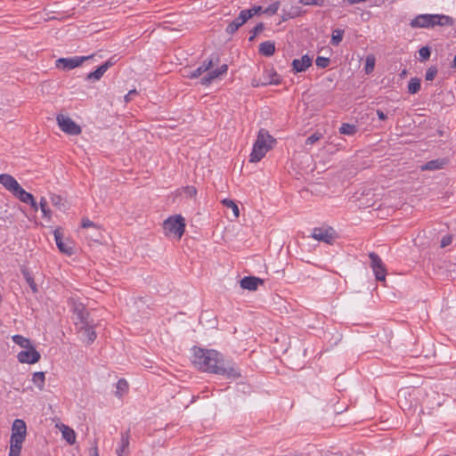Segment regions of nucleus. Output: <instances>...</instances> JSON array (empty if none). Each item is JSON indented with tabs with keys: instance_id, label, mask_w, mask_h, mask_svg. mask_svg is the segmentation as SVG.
I'll return each mask as SVG.
<instances>
[{
	"instance_id": "f257e3e1",
	"label": "nucleus",
	"mask_w": 456,
	"mask_h": 456,
	"mask_svg": "<svg viewBox=\"0 0 456 456\" xmlns=\"http://www.w3.org/2000/svg\"><path fill=\"white\" fill-rule=\"evenodd\" d=\"M192 362L203 371L224 375L229 379H237L240 376L234 364L225 363L222 355L216 350L195 347Z\"/></svg>"
},
{
	"instance_id": "f03ea898",
	"label": "nucleus",
	"mask_w": 456,
	"mask_h": 456,
	"mask_svg": "<svg viewBox=\"0 0 456 456\" xmlns=\"http://www.w3.org/2000/svg\"><path fill=\"white\" fill-rule=\"evenodd\" d=\"M275 139L264 128L260 129L256 140L253 145L252 152L249 156V161L256 163L260 161L265 154L273 149Z\"/></svg>"
},
{
	"instance_id": "7ed1b4c3",
	"label": "nucleus",
	"mask_w": 456,
	"mask_h": 456,
	"mask_svg": "<svg viewBox=\"0 0 456 456\" xmlns=\"http://www.w3.org/2000/svg\"><path fill=\"white\" fill-rule=\"evenodd\" d=\"M452 18L443 14H419L410 23L411 27L416 28H434L435 26H452Z\"/></svg>"
},
{
	"instance_id": "20e7f679",
	"label": "nucleus",
	"mask_w": 456,
	"mask_h": 456,
	"mask_svg": "<svg viewBox=\"0 0 456 456\" xmlns=\"http://www.w3.org/2000/svg\"><path fill=\"white\" fill-rule=\"evenodd\" d=\"M163 229L166 235H175L181 239L185 231V220L181 215L168 217L163 223Z\"/></svg>"
},
{
	"instance_id": "39448f33",
	"label": "nucleus",
	"mask_w": 456,
	"mask_h": 456,
	"mask_svg": "<svg viewBox=\"0 0 456 456\" xmlns=\"http://www.w3.org/2000/svg\"><path fill=\"white\" fill-rule=\"evenodd\" d=\"M27 435V426L23 419H16L12 426L10 447L21 449Z\"/></svg>"
},
{
	"instance_id": "423d86ee",
	"label": "nucleus",
	"mask_w": 456,
	"mask_h": 456,
	"mask_svg": "<svg viewBox=\"0 0 456 456\" xmlns=\"http://www.w3.org/2000/svg\"><path fill=\"white\" fill-rule=\"evenodd\" d=\"M56 121L61 130L70 135H78L81 134V127L69 117L63 114H58Z\"/></svg>"
},
{
	"instance_id": "0eeeda50",
	"label": "nucleus",
	"mask_w": 456,
	"mask_h": 456,
	"mask_svg": "<svg viewBox=\"0 0 456 456\" xmlns=\"http://www.w3.org/2000/svg\"><path fill=\"white\" fill-rule=\"evenodd\" d=\"M369 257L370 259V267L373 270L376 279L380 281H385L387 270L381 258L374 252H370Z\"/></svg>"
},
{
	"instance_id": "6e6552de",
	"label": "nucleus",
	"mask_w": 456,
	"mask_h": 456,
	"mask_svg": "<svg viewBox=\"0 0 456 456\" xmlns=\"http://www.w3.org/2000/svg\"><path fill=\"white\" fill-rule=\"evenodd\" d=\"M54 240L59 250L68 256H71L74 252L73 242L69 239H64L59 228L54 230Z\"/></svg>"
},
{
	"instance_id": "1a4fd4ad",
	"label": "nucleus",
	"mask_w": 456,
	"mask_h": 456,
	"mask_svg": "<svg viewBox=\"0 0 456 456\" xmlns=\"http://www.w3.org/2000/svg\"><path fill=\"white\" fill-rule=\"evenodd\" d=\"M92 56H82L73 58H60L56 61V67L62 69H72L80 66L85 61H87Z\"/></svg>"
},
{
	"instance_id": "9d476101",
	"label": "nucleus",
	"mask_w": 456,
	"mask_h": 456,
	"mask_svg": "<svg viewBox=\"0 0 456 456\" xmlns=\"http://www.w3.org/2000/svg\"><path fill=\"white\" fill-rule=\"evenodd\" d=\"M219 62V57L218 56H212L208 60H205L200 66H199L196 69L193 71H191L189 74L184 75L185 77L189 78H197L200 76H201L203 73L207 71H210V69L213 68L215 64H217Z\"/></svg>"
},
{
	"instance_id": "9b49d317",
	"label": "nucleus",
	"mask_w": 456,
	"mask_h": 456,
	"mask_svg": "<svg viewBox=\"0 0 456 456\" xmlns=\"http://www.w3.org/2000/svg\"><path fill=\"white\" fill-rule=\"evenodd\" d=\"M17 358L21 363L33 364L40 360V354L35 349L34 346L20 351Z\"/></svg>"
},
{
	"instance_id": "f8f14e48",
	"label": "nucleus",
	"mask_w": 456,
	"mask_h": 456,
	"mask_svg": "<svg viewBox=\"0 0 456 456\" xmlns=\"http://www.w3.org/2000/svg\"><path fill=\"white\" fill-rule=\"evenodd\" d=\"M74 313L76 315L75 325L77 330L80 329L81 327H86V325L91 323V322L88 320L89 314L85 310L83 305H77L74 309Z\"/></svg>"
},
{
	"instance_id": "ddd939ff",
	"label": "nucleus",
	"mask_w": 456,
	"mask_h": 456,
	"mask_svg": "<svg viewBox=\"0 0 456 456\" xmlns=\"http://www.w3.org/2000/svg\"><path fill=\"white\" fill-rule=\"evenodd\" d=\"M240 287L249 291H255L259 285L264 284V280L255 276H246L240 281Z\"/></svg>"
},
{
	"instance_id": "4468645a",
	"label": "nucleus",
	"mask_w": 456,
	"mask_h": 456,
	"mask_svg": "<svg viewBox=\"0 0 456 456\" xmlns=\"http://www.w3.org/2000/svg\"><path fill=\"white\" fill-rule=\"evenodd\" d=\"M228 66L226 64L221 65L216 69H210V71L201 78L200 83L204 86H208L214 79L219 77L224 74H226Z\"/></svg>"
},
{
	"instance_id": "2eb2a0df",
	"label": "nucleus",
	"mask_w": 456,
	"mask_h": 456,
	"mask_svg": "<svg viewBox=\"0 0 456 456\" xmlns=\"http://www.w3.org/2000/svg\"><path fill=\"white\" fill-rule=\"evenodd\" d=\"M334 231L332 228L323 229V228H315L313 232V238L323 241L326 243H330L333 240Z\"/></svg>"
},
{
	"instance_id": "dca6fc26",
	"label": "nucleus",
	"mask_w": 456,
	"mask_h": 456,
	"mask_svg": "<svg viewBox=\"0 0 456 456\" xmlns=\"http://www.w3.org/2000/svg\"><path fill=\"white\" fill-rule=\"evenodd\" d=\"M313 59L305 54L299 59H295L292 61V68L295 72L305 71L312 65Z\"/></svg>"
},
{
	"instance_id": "f3484780",
	"label": "nucleus",
	"mask_w": 456,
	"mask_h": 456,
	"mask_svg": "<svg viewBox=\"0 0 456 456\" xmlns=\"http://www.w3.org/2000/svg\"><path fill=\"white\" fill-rule=\"evenodd\" d=\"M281 83L280 76L273 69L266 70L264 80L260 83L253 80V86H266V85H278Z\"/></svg>"
},
{
	"instance_id": "a211bd4d",
	"label": "nucleus",
	"mask_w": 456,
	"mask_h": 456,
	"mask_svg": "<svg viewBox=\"0 0 456 456\" xmlns=\"http://www.w3.org/2000/svg\"><path fill=\"white\" fill-rule=\"evenodd\" d=\"M0 183L8 191L14 193L18 189H20L19 183L8 174L0 175Z\"/></svg>"
},
{
	"instance_id": "6ab92c4d",
	"label": "nucleus",
	"mask_w": 456,
	"mask_h": 456,
	"mask_svg": "<svg viewBox=\"0 0 456 456\" xmlns=\"http://www.w3.org/2000/svg\"><path fill=\"white\" fill-rule=\"evenodd\" d=\"M77 331L81 335L83 340L86 341L87 344L93 343L96 338V332L94 330L92 323L86 325V327H81Z\"/></svg>"
},
{
	"instance_id": "aec40b11",
	"label": "nucleus",
	"mask_w": 456,
	"mask_h": 456,
	"mask_svg": "<svg viewBox=\"0 0 456 456\" xmlns=\"http://www.w3.org/2000/svg\"><path fill=\"white\" fill-rule=\"evenodd\" d=\"M129 431L121 434L120 444L116 449V453L118 456H127L128 455V446H129Z\"/></svg>"
},
{
	"instance_id": "412c9836",
	"label": "nucleus",
	"mask_w": 456,
	"mask_h": 456,
	"mask_svg": "<svg viewBox=\"0 0 456 456\" xmlns=\"http://www.w3.org/2000/svg\"><path fill=\"white\" fill-rule=\"evenodd\" d=\"M275 52L274 43L272 41H265L259 45V53L264 56H272Z\"/></svg>"
},
{
	"instance_id": "4be33fe9",
	"label": "nucleus",
	"mask_w": 456,
	"mask_h": 456,
	"mask_svg": "<svg viewBox=\"0 0 456 456\" xmlns=\"http://www.w3.org/2000/svg\"><path fill=\"white\" fill-rule=\"evenodd\" d=\"M446 163L447 161L445 159L430 160L421 166V170H438L443 168Z\"/></svg>"
},
{
	"instance_id": "5701e85b",
	"label": "nucleus",
	"mask_w": 456,
	"mask_h": 456,
	"mask_svg": "<svg viewBox=\"0 0 456 456\" xmlns=\"http://www.w3.org/2000/svg\"><path fill=\"white\" fill-rule=\"evenodd\" d=\"M61 434L63 438L69 444H73L76 442L75 431L68 426L62 425Z\"/></svg>"
},
{
	"instance_id": "b1692460",
	"label": "nucleus",
	"mask_w": 456,
	"mask_h": 456,
	"mask_svg": "<svg viewBox=\"0 0 456 456\" xmlns=\"http://www.w3.org/2000/svg\"><path fill=\"white\" fill-rule=\"evenodd\" d=\"M45 375L43 371H37L33 374L32 382L37 386L39 390L45 387Z\"/></svg>"
},
{
	"instance_id": "393cba45",
	"label": "nucleus",
	"mask_w": 456,
	"mask_h": 456,
	"mask_svg": "<svg viewBox=\"0 0 456 456\" xmlns=\"http://www.w3.org/2000/svg\"><path fill=\"white\" fill-rule=\"evenodd\" d=\"M12 341L22 347L24 350L33 346L30 340L21 335H14L12 337Z\"/></svg>"
},
{
	"instance_id": "a878e982",
	"label": "nucleus",
	"mask_w": 456,
	"mask_h": 456,
	"mask_svg": "<svg viewBox=\"0 0 456 456\" xmlns=\"http://www.w3.org/2000/svg\"><path fill=\"white\" fill-rule=\"evenodd\" d=\"M13 194L17 196L19 200L24 203H28L29 201L33 200V195L23 190L21 186H20V189H18Z\"/></svg>"
},
{
	"instance_id": "bb28decb",
	"label": "nucleus",
	"mask_w": 456,
	"mask_h": 456,
	"mask_svg": "<svg viewBox=\"0 0 456 456\" xmlns=\"http://www.w3.org/2000/svg\"><path fill=\"white\" fill-rule=\"evenodd\" d=\"M116 395L121 397L128 390V383L126 379H120L116 385Z\"/></svg>"
},
{
	"instance_id": "cd10ccee",
	"label": "nucleus",
	"mask_w": 456,
	"mask_h": 456,
	"mask_svg": "<svg viewBox=\"0 0 456 456\" xmlns=\"http://www.w3.org/2000/svg\"><path fill=\"white\" fill-rule=\"evenodd\" d=\"M221 203H222L224 207H226V208H231V209L232 210L233 215H234V216H235L236 218H238V217L240 216V209H239V208H238L237 204H236L233 200H230V199H224V200L221 201Z\"/></svg>"
},
{
	"instance_id": "c85d7f7f",
	"label": "nucleus",
	"mask_w": 456,
	"mask_h": 456,
	"mask_svg": "<svg viewBox=\"0 0 456 456\" xmlns=\"http://www.w3.org/2000/svg\"><path fill=\"white\" fill-rule=\"evenodd\" d=\"M376 58L373 54H369L366 57L364 71L366 74H370L375 67Z\"/></svg>"
},
{
	"instance_id": "c756f323",
	"label": "nucleus",
	"mask_w": 456,
	"mask_h": 456,
	"mask_svg": "<svg viewBox=\"0 0 456 456\" xmlns=\"http://www.w3.org/2000/svg\"><path fill=\"white\" fill-rule=\"evenodd\" d=\"M243 24L240 21L238 18L234 19L232 22L228 24L225 28V32L229 35L234 34Z\"/></svg>"
},
{
	"instance_id": "7c9ffc66",
	"label": "nucleus",
	"mask_w": 456,
	"mask_h": 456,
	"mask_svg": "<svg viewBox=\"0 0 456 456\" xmlns=\"http://www.w3.org/2000/svg\"><path fill=\"white\" fill-rule=\"evenodd\" d=\"M106 72V69L102 67V65H101L100 67H98L93 72H90L86 78L88 80H100L102 78V77L104 75V73Z\"/></svg>"
},
{
	"instance_id": "2f4dec72",
	"label": "nucleus",
	"mask_w": 456,
	"mask_h": 456,
	"mask_svg": "<svg viewBox=\"0 0 456 456\" xmlns=\"http://www.w3.org/2000/svg\"><path fill=\"white\" fill-rule=\"evenodd\" d=\"M420 89V79L417 77L411 78L408 84V92L410 94H416Z\"/></svg>"
},
{
	"instance_id": "473e14b6",
	"label": "nucleus",
	"mask_w": 456,
	"mask_h": 456,
	"mask_svg": "<svg viewBox=\"0 0 456 456\" xmlns=\"http://www.w3.org/2000/svg\"><path fill=\"white\" fill-rule=\"evenodd\" d=\"M356 126L348 123H343L339 128L340 134L347 135H353L356 133Z\"/></svg>"
},
{
	"instance_id": "72a5a7b5",
	"label": "nucleus",
	"mask_w": 456,
	"mask_h": 456,
	"mask_svg": "<svg viewBox=\"0 0 456 456\" xmlns=\"http://www.w3.org/2000/svg\"><path fill=\"white\" fill-rule=\"evenodd\" d=\"M180 194H183L186 198L192 199L197 194V189L194 186H185L181 189Z\"/></svg>"
},
{
	"instance_id": "f704fd0d",
	"label": "nucleus",
	"mask_w": 456,
	"mask_h": 456,
	"mask_svg": "<svg viewBox=\"0 0 456 456\" xmlns=\"http://www.w3.org/2000/svg\"><path fill=\"white\" fill-rule=\"evenodd\" d=\"M22 273H23V275H24L28 284L29 285L31 290L33 291V293H37V286L36 282L34 281V279L31 277L30 273H28V271L23 270Z\"/></svg>"
},
{
	"instance_id": "c9c22d12",
	"label": "nucleus",
	"mask_w": 456,
	"mask_h": 456,
	"mask_svg": "<svg viewBox=\"0 0 456 456\" xmlns=\"http://www.w3.org/2000/svg\"><path fill=\"white\" fill-rule=\"evenodd\" d=\"M51 202L53 206L57 207L58 208H61L65 207V200L57 194H52L51 195Z\"/></svg>"
},
{
	"instance_id": "e433bc0d",
	"label": "nucleus",
	"mask_w": 456,
	"mask_h": 456,
	"mask_svg": "<svg viewBox=\"0 0 456 456\" xmlns=\"http://www.w3.org/2000/svg\"><path fill=\"white\" fill-rule=\"evenodd\" d=\"M343 30L341 29H335L332 33V37H331V44L333 45H339V43L342 41V38H343Z\"/></svg>"
},
{
	"instance_id": "4c0bfd02",
	"label": "nucleus",
	"mask_w": 456,
	"mask_h": 456,
	"mask_svg": "<svg viewBox=\"0 0 456 456\" xmlns=\"http://www.w3.org/2000/svg\"><path fill=\"white\" fill-rule=\"evenodd\" d=\"M237 18L244 25L249 19L252 18V13H250L248 9L242 10Z\"/></svg>"
},
{
	"instance_id": "58836bf2",
	"label": "nucleus",
	"mask_w": 456,
	"mask_h": 456,
	"mask_svg": "<svg viewBox=\"0 0 456 456\" xmlns=\"http://www.w3.org/2000/svg\"><path fill=\"white\" fill-rule=\"evenodd\" d=\"M40 208L45 217H51V210L47 208V202L45 198L40 200Z\"/></svg>"
},
{
	"instance_id": "ea45409f",
	"label": "nucleus",
	"mask_w": 456,
	"mask_h": 456,
	"mask_svg": "<svg viewBox=\"0 0 456 456\" xmlns=\"http://www.w3.org/2000/svg\"><path fill=\"white\" fill-rule=\"evenodd\" d=\"M264 24L262 22L256 24L253 29L251 30V36L249 37L248 40L253 41L255 37L261 33L264 30Z\"/></svg>"
},
{
	"instance_id": "a19ab883",
	"label": "nucleus",
	"mask_w": 456,
	"mask_h": 456,
	"mask_svg": "<svg viewBox=\"0 0 456 456\" xmlns=\"http://www.w3.org/2000/svg\"><path fill=\"white\" fill-rule=\"evenodd\" d=\"M437 74V69L436 67L435 66H431L428 69L427 72H426V75H425V79L427 81H432L434 80V78L436 77Z\"/></svg>"
},
{
	"instance_id": "79ce46f5",
	"label": "nucleus",
	"mask_w": 456,
	"mask_h": 456,
	"mask_svg": "<svg viewBox=\"0 0 456 456\" xmlns=\"http://www.w3.org/2000/svg\"><path fill=\"white\" fill-rule=\"evenodd\" d=\"M322 138V134L319 133V132H316V133L313 134L311 136H309L305 140V144L306 145H313L314 143H315L316 142H318Z\"/></svg>"
},
{
	"instance_id": "37998d69",
	"label": "nucleus",
	"mask_w": 456,
	"mask_h": 456,
	"mask_svg": "<svg viewBox=\"0 0 456 456\" xmlns=\"http://www.w3.org/2000/svg\"><path fill=\"white\" fill-rule=\"evenodd\" d=\"M430 49L428 46H423L419 50L420 61H427L430 57Z\"/></svg>"
},
{
	"instance_id": "c03bdc74",
	"label": "nucleus",
	"mask_w": 456,
	"mask_h": 456,
	"mask_svg": "<svg viewBox=\"0 0 456 456\" xmlns=\"http://www.w3.org/2000/svg\"><path fill=\"white\" fill-rule=\"evenodd\" d=\"M315 64L317 67L324 69L329 66L330 59L326 57L318 56L316 58Z\"/></svg>"
},
{
	"instance_id": "a18cd8bd",
	"label": "nucleus",
	"mask_w": 456,
	"mask_h": 456,
	"mask_svg": "<svg viewBox=\"0 0 456 456\" xmlns=\"http://www.w3.org/2000/svg\"><path fill=\"white\" fill-rule=\"evenodd\" d=\"M279 6H280V3L274 2L272 4H270L267 8H265L264 12L267 13L269 15H273L277 12Z\"/></svg>"
},
{
	"instance_id": "49530a36",
	"label": "nucleus",
	"mask_w": 456,
	"mask_h": 456,
	"mask_svg": "<svg viewBox=\"0 0 456 456\" xmlns=\"http://www.w3.org/2000/svg\"><path fill=\"white\" fill-rule=\"evenodd\" d=\"M299 2L305 5H316L322 6L324 0H299Z\"/></svg>"
},
{
	"instance_id": "de8ad7c7",
	"label": "nucleus",
	"mask_w": 456,
	"mask_h": 456,
	"mask_svg": "<svg viewBox=\"0 0 456 456\" xmlns=\"http://www.w3.org/2000/svg\"><path fill=\"white\" fill-rule=\"evenodd\" d=\"M81 226L83 228H89V227L98 228L97 225L94 222H92L91 220H89L86 217L82 219Z\"/></svg>"
},
{
	"instance_id": "09e8293b",
	"label": "nucleus",
	"mask_w": 456,
	"mask_h": 456,
	"mask_svg": "<svg viewBox=\"0 0 456 456\" xmlns=\"http://www.w3.org/2000/svg\"><path fill=\"white\" fill-rule=\"evenodd\" d=\"M250 13H252V17L255 15H258L260 13H265V9L262 6L255 5L252 8L248 9Z\"/></svg>"
},
{
	"instance_id": "8fccbe9b",
	"label": "nucleus",
	"mask_w": 456,
	"mask_h": 456,
	"mask_svg": "<svg viewBox=\"0 0 456 456\" xmlns=\"http://www.w3.org/2000/svg\"><path fill=\"white\" fill-rule=\"evenodd\" d=\"M117 62V60L115 58V56H112L111 58H110L106 62H104L102 64V67L106 69V71L108 70V69H110L111 66H113L115 63Z\"/></svg>"
},
{
	"instance_id": "3c124183",
	"label": "nucleus",
	"mask_w": 456,
	"mask_h": 456,
	"mask_svg": "<svg viewBox=\"0 0 456 456\" xmlns=\"http://www.w3.org/2000/svg\"><path fill=\"white\" fill-rule=\"evenodd\" d=\"M117 62V60L115 58V56H112L111 58H110L106 62H104L102 64V67L106 69V71L108 70V69H110L111 66H113L115 63Z\"/></svg>"
},
{
	"instance_id": "603ef678",
	"label": "nucleus",
	"mask_w": 456,
	"mask_h": 456,
	"mask_svg": "<svg viewBox=\"0 0 456 456\" xmlns=\"http://www.w3.org/2000/svg\"><path fill=\"white\" fill-rule=\"evenodd\" d=\"M452 243V238L450 236H444L441 240V248H445Z\"/></svg>"
},
{
	"instance_id": "864d4df0",
	"label": "nucleus",
	"mask_w": 456,
	"mask_h": 456,
	"mask_svg": "<svg viewBox=\"0 0 456 456\" xmlns=\"http://www.w3.org/2000/svg\"><path fill=\"white\" fill-rule=\"evenodd\" d=\"M137 94L135 89L130 90L128 94L125 96V102H129L134 95Z\"/></svg>"
},
{
	"instance_id": "5fc2aeb1",
	"label": "nucleus",
	"mask_w": 456,
	"mask_h": 456,
	"mask_svg": "<svg viewBox=\"0 0 456 456\" xmlns=\"http://www.w3.org/2000/svg\"><path fill=\"white\" fill-rule=\"evenodd\" d=\"M21 449L10 447L9 456H20Z\"/></svg>"
},
{
	"instance_id": "6e6d98bb",
	"label": "nucleus",
	"mask_w": 456,
	"mask_h": 456,
	"mask_svg": "<svg viewBox=\"0 0 456 456\" xmlns=\"http://www.w3.org/2000/svg\"><path fill=\"white\" fill-rule=\"evenodd\" d=\"M377 115H378L379 118L381 120H385L387 118L386 114L380 110H377Z\"/></svg>"
},
{
	"instance_id": "4d7b16f0",
	"label": "nucleus",
	"mask_w": 456,
	"mask_h": 456,
	"mask_svg": "<svg viewBox=\"0 0 456 456\" xmlns=\"http://www.w3.org/2000/svg\"><path fill=\"white\" fill-rule=\"evenodd\" d=\"M90 456H99L98 449L96 446L93 447L91 449V455Z\"/></svg>"
},
{
	"instance_id": "13d9d810",
	"label": "nucleus",
	"mask_w": 456,
	"mask_h": 456,
	"mask_svg": "<svg viewBox=\"0 0 456 456\" xmlns=\"http://www.w3.org/2000/svg\"><path fill=\"white\" fill-rule=\"evenodd\" d=\"M406 395H407V391L405 389L400 390L399 395H403L404 397H406ZM408 395H411V393L409 392Z\"/></svg>"
},
{
	"instance_id": "bf43d9fd",
	"label": "nucleus",
	"mask_w": 456,
	"mask_h": 456,
	"mask_svg": "<svg viewBox=\"0 0 456 456\" xmlns=\"http://www.w3.org/2000/svg\"><path fill=\"white\" fill-rule=\"evenodd\" d=\"M28 203L31 205L32 208H34L35 209H37V202L34 198H33V200L29 201Z\"/></svg>"
},
{
	"instance_id": "052dcab7",
	"label": "nucleus",
	"mask_w": 456,
	"mask_h": 456,
	"mask_svg": "<svg viewBox=\"0 0 456 456\" xmlns=\"http://www.w3.org/2000/svg\"><path fill=\"white\" fill-rule=\"evenodd\" d=\"M453 67L456 68V55L454 56V59H453Z\"/></svg>"
},
{
	"instance_id": "680f3d73",
	"label": "nucleus",
	"mask_w": 456,
	"mask_h": 456,
	"mask_svg": "<svg viewBox=\"0 0 456 456\" xmlns=\"http://www.w3.org/2000/svg\"><path fill=\"white\" fill-rule=\"evenodd\" d=\"M444 456H448V455H444Z\"/></svg>"
}]
</instances>
